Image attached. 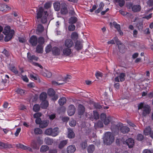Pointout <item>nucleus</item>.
<instances>
[{"label":"nucleus","mask_w":153,"mask_h":153,"mask_svg":"<svg viewBox=\"0 0 153 153\" xmlns=\"http://www.w3.org/2000/svg\"><path fill=\"white\" fill-rule=\"evenodd\" d=\"M36 12L37 22L42 23H46L47 21V16L48 15L47 11H45L42 7H40L37 9Z\"/></svg>","instance_id":"obj_1"},{"label":"nucleus","mask_w":153,"mask_h":153,"mask_svg":"<svg viewBox=\"0 0 153 153\" xmlns=\"http://www.w3.org/2000/svg\"><path fill=\"white\" fill-rule=\"evenodd\" d=\"M138 110H141L143 116L145 117L148 115L151 111V107L147 104H145L144 102H141L137 105Z\"/></svg>","instance_id":"obj_2"},{"label":"nucleus","mask_w":153,"mask_h":153,"mask_svg":"<svg viewBox=\"0 0 153 153\" xmlns=\"http://www.w3.org/2000/svg\"><path fill=\"white\" fill-rule=\"evenodd\" d=\"M114 139L113 134L110 132H107L103 138L104 143L107 145H109L114 141Z\"/></svg>","instance_id":"obj_3"},{"label":"nucleus","mask_w":153,"mask_h":153,"mask_svg":"<svg viewBox=\"0 0 153 153\" xmlns=\"http://www.w3.org/2000/svg\"><path fill=\"white\" fill-rule=\"evenodd\" d=\"M74 46V43L72 39H68L65 40L63 47L71 48Z\"/></svg>","instance_id":"obj_4"},{"label":"nucleus","mask_w":153,"mask_h":153,"mask_svg":"<svg viewBox=\"0 0 153 153\" xmlns=\"http://www.w3.org/2000/svg\"><path fill=\"white\" fill-rule=\"evenodd\" d=\"M60 12L62 14H65L68 12L67 5L65 2H62L60 4Z\"/></svg>","instance_id":"obj_5"},{"label":"nucleus","mask_w":153,"mask_h":153,"mask_svg":"<svg viewBox=\"0 0 153 153\" xmlns=\"http://www.w3.org/2000/svg\"><path fill=\"white\" fill-rule=\"evenodd\" d=\"M29 42L32 46H35L37 44L38 39L36 36L33 35L30 38Z\"/></svg>","instance_id":"obj_6"},{"label":"nucleus","mask_w":153,"mask_h":153,"mask_svg":"<svg viewBox=\"0 0 153 153\" xmlns=\"http://www.w3.org/2000/svg\"><path fill=\"white\" fill-rule=\"evenodd\" d=\"M62 52L63 55L68 56L70 55L72 53V51L71 48L63 47Z\"/></svg>","instance_id":"obj_7"},{"label":"nucleus","mask_w":153,"mask_h":153,"mask_svg":"<svg viewBox=\"0 0 153 153\" xmlns=\"http://www.w3.org/2000/svg\"><path fill=\"white\" fill-rule=\"evenodd\" d=\"M75 111V108L74 105H70L68 108V115L70 116H71L74 115Z\"/></svg>","instance_id":"obj_8"},{"label":"nucleus","mask_w":153,"mask_h":153,"mask_svg":"<svg viewBox=\"0 0 153 153\" xmlns=\"http://www.w3.org/2000/svg\"><path fill=\"white\" fill-rule=\"evenodd\" d=\"M27 57L29 60V62L32 64H33V63H35L33 61V60L37 61L39 58L38 57L36 56L35 55H31L29 53H27Z\"/></svg>","instance_id":"obj_9"},{"label":"nucleus","mask_w":153,"mask_h":153,"mask_svg":"<svg viewBox=\"0 0 153 153\" xmlns=\"http://www.w3.org/2000/svg\"><path fill=\"white\" fill-rule=\"evenodd\" d=\"M126 142L129 148H132L134 145V140L131 138H129L127 140Z\"/></svg>","instance_id":"obj_10"},{"label":"nucleus","mask_w":153,"mask_h":153,"mask_svg":"<svg viewBox=\"0 0 153 153\" xmlns=\"http://www.w3.org/2000/svg\"><path fill=\"white\" fill-rule=\"evenodd\" d=\"M85 111L84 106L81 104H79L78 106V114L79 115H83Z\"/></svg>","instance_id":"obj_11"},{"label":"nucleus","mask_w":153,"mask_h":153,"mask_svg":"<svg viewBox=\"0 0 153 153\" xmlns=\"http://www.w3.org/2000/svg\"><path fill=\"white\" fill-rule=\"evenodd\" d=\"M14 33V30H12L10 34L5 35L6 36L4 38L5 41L7 42L10 40L12 39Z\"/></svg>","instance_id":"obj_12"},{"label":"nucleus","mask_w":153,"mask_h":153,"mask_svg":"<svg viewBox=\"0 0 153 153\" xmlns=\"http://www.w3.org/2000/svg\"><path fill=\"white\" fill-rule=\"evenodd\" d=\"M59 133V130L58 128H51V136L53 137H56L58 134Z\"/></svg>","instance_id":"obj_13"},{"label":"nucleus","mask_w":153,"mask_h":153,"mask_svg":"<svg viewBox=\"0 0 153 153\" xmlns=\"http://www.w3.org/2000/svg\"><path fill=\"white\" fill-rule=\"evenodd\" d=\"M0 147L2 148L7 149L11 148L12 146L11 144L0 142Z\"/></svg>","instance_id":"obj_14"},{"label":"nucleus","mask_w":153,"mask_h":153,"mask_svg":"<svg viewBox=\"0 0 153 153\" xmlns=\"http://www.w3.org/2000/svg\"><path fill=\"white\" fill-rule=\"evenodd\" d=\"M82 47V45L80 41H77L75 42L74 48L77 51L81 50Z\"/></svg>","instance_id":"obj_15"},{"label":"nucleus","mask_w":153,"mask_h":153,"mask_svg":"<svg viewBox=\"0 0 153 153\" xmlns=\"http://www.w3.org/2000/svg\"><path fill=\"white\" fill-rule=\"evenodd\" d=\"M44 27L41 24H39L37 27L36 33L37 34L39 35L44 30Z\"/></svg>","instance_id":"obj_16"},{"label":"nucleus","mask_w":153,"mask_h":153,"mask_svg":"<svg viewBox=\"0 0 153 153\" xmlns=\"http://www.w3.org/2000/svg\"><path fill=\"white\" fill-rule=\"evenodd\" d=\"M132 10L134 12H139L141 10V7L139 5H134L132 7Z\"/></svg>","instance_id":"obj_17"},{"label":"nucleus","mask_w":153,"mask_h":153,"mask_svg":"<svg viewBox=\"0 0 153 153\" xmlns=\"http://www.w3.org/2000/svg\"><path fill=\"white\" fill-rule=\"evenodd\" d=\"M76 150L74 146L71 145L68 146L67 149V152L68 153H73Z\"/></svg>","instance_id":"obj_18"},{"label":"nucleus","mask_w":153,"mask_h":153,"mask_svg":"<svg viewBox=\"0 0 153 153\" xmlns=\"http://www.w3.org/2000/svg\"><path fill=\"white\" fill-rule=\"evenodd\" d=\"M52 51L53 54L54 55H59L60 54L59 49L56 47H53L52 49Z\"/></svg>","instance_id":"obj_19"},{"label":"nucleus","mask_w":153,"mask_h":153,"mask_svg":"<svg viewBox=\"0 0 153 153\" xmlns=\"http://www.w3.org/2000/svg\"><path fill=\"white\" fill-rule=\"evenodd\" d=\"M45 142L48 145H51L53 143V139L49 137H46L45 138Z\"/></svg>","instance_id":"obj_20"},{"label":"nucleus","mask_w":153,"mask_h":153,"mask_svg":"<svg viewBox=\"0 0 153 153\" xmlns=\"http://www.w3.org/2000/svg\"><path fill=\"white\" fill-rule=\"evenodd\" d=\"M49 121L48 120H44L42 121L40 123L39 126L40 128H43L47 127Z\"/></svg>","instance_id":"obj_21"},{"label":"nucleus","mask_w":153,"mask_h":153,"mask_svg":"<svg viewBox=\"0 0 153 153\" xmlns=\"http://www.w3.org/2000/svg\"><path fill=\"white\" fill-rule=\"evenodd\" d=\"M120 130L122 133L125 134L128 133L130 131V128L127 126H123L121 128Z\"/></svg>","instance_id":"obj_22"},{"label":"nucleus","mask_w":153,"mask_h":153,"mask_svg":"<svg viewBox=\"0 0 153 153\" xmlns=\"http://www.w3.org/2000/svg\"><path fill=\"white\" fill-rule=\"evenodd\" d=\"M68 137L69 138H74L75 137V135L72 130L71 128H68Z\"/></svg>","instance_id":"obj_23"},{"label":"nucleus","mask_w":153,"mask_h":153,"mask_svg":"<svg viewBox=\"0 0 153 153\" xmlns=\"http://www.w3.org/2000/svg\"><path fill=\"white\" fill-rule=\"evenodd\" d=\"M10 70L13 73L16 75H18L19 74V71L16 67L13 65H11L9 67Z\"/></svg>","instance_id":"obj_24"},{"label":"nucleus","mask_w":153,"mask_h":153,"mask_svg":"<svg viewBox=\"0 0 153 153\" xmlns=\"http://www.w3.org/2000/svg\"><path fill=\"white\" fill-rule=\"evenodd\" d=\"M12 30H11L10 26H7L4 27V30L3 33L4 34V35H6L10 34V32H11Z\"/></svg>","instance_id":"obj_25"},{"label":"nucleus","mask_w":153,"mask_h":153,"mask_svg":"<svg viewBox=\"0 0 153 153\" xmlns=\"http://www.w3.org/2000/svg\"><path fill=\"white\" fill-rule=\"evenodd\" d=\"M152 130L150 126H148L145 128L144 130V134L146 136L149 135Z\"/></svg>","instance_id":"obj_26"},{"label":"nucleus","mask_w":153,"mask_h":153,"mask_svg":"<svg viewBox=\"0 0 153 153\" xmlns=\"http://www.w3.org/2000/svg\"><path fill=\"white\" fill-rule=\"evenodd\" d=\"M68 142V140H63L61 141L59 145V148L60 149H62L67 144Z\"/></svg>","instance_id":"obj_27"},{"label":"nucleus","mask_w":153,"mask_h":153,"mask_svg":"<svg viewBox=\"0 0 153 153\" xmlns=\"http://www.w3.org/2000/svg\"><path fill=\"white\" fill-rule=\"evenodd\" d=\"M31 146L34 149H39V146L37 144V142L35 140H33L31 143Z\"/></svg>","instance_id":"obj_28"},{"label":"nucleus","mask_w":153,"mask_h":153,"mask_svg":"<svg viewBox=\"0 0 153 153\" xmlns=\"http://www.w3.org/2000/svg\"><path fill=\"white\" fill-rule=\"evenodd\" d=\"M43 51V47L42 45H38L36 48V52L39 53H42Z\"/></svg>","instance_id":"obj_29"},{"label":"nucleus","mask_w":153,"mask_h":153,"mask_svg":"<svg viewBox=\"0 0 153 153\" xmlns=\"http://www.w3.org/2000/svg\"><path fill=\"white\" fill-rule=\"evenodd\" d=\"M53 5L54 9L56 11H58L59 10L60 8L59 3L56 2L53 3Z\"/></svg>","instance_id":"obj_30"},{"label":"nucleus","mask_w":153,"mask_h":153,"mask_svg":"<svg viewBox=\"0 0 153 153\" xmlns=\"http://www.w3.org/2000/svg\"><path fill=\"white\" fill-rule=\"evenodd\" d=\"M48 102L46 100L42 101L41 105L42 108L45 109L48 107Z\"/></svg>","instance_id":"obj_31"},{"label":"nucleus","mask_w":153,"mask_h":153,"mask_svg":"<svg viewBox=\"0 0 153 153\" xmlns=\"http://www.w3.org/2000/svg\"><path fill=\"white\" fill-rule=\"evenodd\" d=\"M47 94L45 92L42 93L40 96V99L42 101L46 100V99L47 97Z\"/></svg>","instance_id":"obj_32"},{"label":"nucleus","mask_w":153,"mask_h":153,"mask_svg":"<svg viewBox=\"0 0 153 153\" xmlns=\"http://www.w3.org/2000/svg\"><path fill=\"white\" fill-rule=\"evenodd\" d=\"M66 102V99L65 98L63 97L59 100V104L60 105H64Z\"/></svg>","instance_id":"obj_33"},{"label":"nucleus","mask_w":153,"mask_h":153,"mask_svg":"<svg viewBox=\"0 0 153 153\" xmlns=\"http://www.w3.org/2000/svg\"><path fill=\"white\" fill-rule=\"evenodd\" d=\"M77 21V19L75 17H71L69 20V23L73 24L75 23Z\"/></svg>","instance_id":"obj_34"},{"label":"nucleus","mask_w":153,"mask_h":153,"mask_svg":"<svg viewBox=\"0 0 153 153\" xmlns=\"http://www.w3.org/2000/svg\"><path fill=\"white\" fill-rule=\"evenodd\" d=\"M49 150V147L47 145H42L41 146L40 151L41 152H45Z\"/></svg>","instance_id":"obj_35"},{"label":"nucleus","mask_w":153,"mask_h":153,"mask_svg":"<svg viewBox=\"0 0 153 153\" xmlns=\"http://www.w3.org/2000/svg\"><path fill=\"white\" fill-rule=\"evenodd\" d=\"M34 132L36 134H42V131L39 128H36L34 129Z\"/></svg>","instance_id":"obj_36"},{"label":"nucleus","mask_w":153,"mask_h":153,"mask_svg":"<svg viewBox=\"0 0 153 153\" xmlns=\"http://www.w3.org/2000/svg\"><path fill=\"white\" fill-rule=\"evenodd\" d=\"M48 94L49 96L53 97L55 95V92L53 89L50 88L48 90Z\"/></svg>","instance_id":"obj_37"},{"label":"nucleus","mask_w":153,"mask_h":153,"mask_svg":"<svg viewBox=\"0 0 153 153\" xmlns=\"http://www.w3.org/2000/svg\"><path fill=\"white\" fill-rule=\"evenodd\" d=\"M94 146L93 145H91L88 147V153H91L94 150Z\"/></svg>","instance_id":"obj_38"},{"label":"nucleus","mask_w":153,"mask_h":153,"mask_svg":"<svg viewBox=\"0 0 153 153\" xmlns=\"http://www.w3.org/2000/svg\"><path fill=\"white\" fill-rule=\"evenodd\" d=\"M71 38L72 39L74 40L78 39V34L76 32H73L72 33L71 36Z\"/></svg>","instance_id":"obj_39"},{"label":"nucleus","mask_w":153,"mask_h":153,"mask_svg":"<svg viewBox=\"0 0 153 153\" xmlns=\"http://www.w3.org/2000/svg\"><path fill=\"white\" fill-rule=\"evenodd\" d=\"M111 118L110 117H107L103 121L104 123L106 125H108L111 121Z\"/></svg>","instance_id":"obj_40"},{"label":"nucleus","mask_w":153,"mask_h":153,"mask_svg":"<svg viewBox=\"0 0 153 153\" xmlns=\"http://www.w3.org/2000/svg\"><path fill=\"white\" fill-rule=\"evenodd\" d=\"M118 76L121 82H123L125 80V74L124 73H121Z\"/></svg>","instance_id":"obj_41"},{"label":"nucleus","mask_w":153,"mask_h":153,"mask_svg":"<svg viewBox=\"0 0 153 153\" xmlns=\"http://www.w3.org/2000/svg\"><path fill=\"white\" fill-rule=\"evenodd\" d=\"M113 25L117 31L120 29V25L117 24L116 22H113Z\"/></svg>","instance_id":"obj_42"},{"label":"nucleus","mask_w":153,"mask_h":153,"mask_svg":"<svg viewBox=\"0 0 153 153\" xmlns=\"http://www.w3.org/2000/svg\"><path fill=\"white\" fill-rule=\"evenodd\" d=\"M75 25L72 24L68 26V30L70 31H73L75 30Z\"/></svg>","instance_id":"obj_43"},{"label":"nucleus","mask_w":153,"mask_h":153,"mask_svg":"<svg viewBox=\"0 0 153 153\" xmlns=\"http://www.w3.org/2000/svg\"><path fill=\"white\" fill-rule=\"evenodd\" d=\"M71 78V77L70 75H67V76L63 79V81L64 82H65L66 83L68 82H69Z\"/></svg>","instance_id":"obj_44"},{"label":"nucleus","mask_w":153,"mask_h":153,"mask_svg":"<svg viewBox=\"0 0 153 153\" xmlns=\"http://www.w3.org/2000/svg\"><path fill=\"white\" fill-rule=\"evenodd\" d=\"M51 128H50L46 129L45 131V134L48 136H51Z\"/></svg>","instance_id":"obj_45"},{"label":"nucleus","mask_w":153,"mask_h":153,"mask_svg":"<svg viewBox=\"0 0 153 153\" xmlns=\"http://www.w3.org/2000/svg\"><path fill=\"white\" fill-rule=\"evenodd\" d=\"M38 42L39 43V45H42L44 42V39L42 37L39 38L38 39Z\"/></svg>","instance_id":"obj_46"},{"label":"nucleus","mask_w":153,"mask_h":153,"mask_svg":"<svg viewBox=\"0 0 153 153\" xmlns=\"http://www.w3.org/2000/svg\"><path fill=\"white\" fill-rule=\"evenodd\" d=\"M40 108L39 105L38 104L35 105L33 107V110L35 112L38 111Z\"/></svg>","instance_id":"obj_47"},{"label":"nucleus","mask_w":153,"mask_h":153,"mask_svg":"<svg viewBox=\"0 0 153 153\" xmlns=\"http://www.w3.org/2000/svg\"><path fill=\"white\" fill-rule=\"evenodd\" d=\"M93 115L94 118L97 120L99 119V114L96 111H93Z\"/></svg>","instance_id":"obj_48"},{"label":"nucleus","mask_w":153,"mask_h":153,"mask_svg":"<svg viewBox=\"0 0 153 153\" xmlns=\"http://www.w3.org/2000/svg\"><path fill=\"white\" fill-rule=\"evenodd\" d=\"M52 84L54 85H63L65 84V82L59 83L55 81H52L51 82Z\"/></svg>","instance_id":"obj_49"},{"label":"nucleus","mask_w":153,"mask_h":153,"mask_svg":"<svg viewBox=\"0 0 153 153\" xmlns=\"http://www.w3.org/2000/svg\"><path fill=\"white\" fill-rule=\"evenodd\" d=\"M144 138V137L143 135L141 134H138L137 136V139L138 140L141 141Z\"/></svg>","instance_id":"obj_50"},{"label":"nucleus","mask_w":153,"mask_h":153,"mask_svg":"<svg viewBox=\"0 0 153 153\" xmlns=\"http://www.w3.org/2000/svg\"><path fill=\"white\" fill-rule=\"evenodd\" d=\"M76 121L74 120H72L70 121L69 122V124L70 126L73 127L76 125Z\"/></svg>","instance_id":"obj_51"},{"label":"nucleus","mask_w":153,"mask_h":153,"mask_svg":"<svg viewBox=\"0 0 153 153\" xmlns=\"http://www.w3.org/2000/svg\"><path fill=\"white\" fill-rule=\"evenodd\" d=\"M17 92L21 95H23L25 93L24 90L21 89H18L16 90Z\"/></svg>","instance_id":"obj_52"},{"label":"nucleus","mask_w":153,"mask_h":153,"mask_svg":"<svg viewBox=\"0 0 153 153\" xmlns=\"http://www.w3.org/2000/svg\"><path fill=\"white\" fill-rule=\"evenodd\" d=\"M51 49V46L49 45L46 47L45 49V51L46 53H48L50 52Z\"/></svg>","instance_id":"obj_53"},{"label":"nucleus","mask_w":153,"mask_h":153,"mask_svg":"<svg viewBox=\"0 0 153 153\" xmlns=\"http://www.w3.org/2000/svg\"><path fill=\"white\" fill-rule=\"evenodd\" d=\"M51 3L49 2H47L44 4V7L45 9H48L51 7Z\"/></svg>","instance_id":"obj_54"},{"label":"nucleus","mask_w":153,"mask_h":153,"mask_svg":"<svg viewBox=\"0 0 153 153\" xmlns=\"http://www.w3.org/2000/svg\"><path fill=\"white\" fill-rule=\"evenodd\" d=\"M95 126H97L99 127H102L103 126V124L102 122L101 121H98L96 123H95Z\"/></svg>","instance_id":"obj_55"},{"label":"nucleus","mask_w":153,"mask_h":153,"mask_svg":"<svg viewBox=\"0 0 153 153\" xmlns=\"http://www.w3.org/2000/svg\"><path fill=\"white\" fill-rule=\"evenodd\" d=\"M137 27L139 30H142L143 27V22H140L137 24Z\"/></svg>","instance_id":"obj_56"},{"label":"nucleus","mask_w":153,"mask_h":153,"mask_svg":"<svg viewBox=\"0 0 153 153\" xmlns=\"http://www.w3.org/2000/svg\"><path fill=\"white\" fill-rule=\"evenodd\" d=\"M95 75L97 78H99L100 77H102V74L99 71L96 72Z\"/></svg>","instance_id":"obj_57"},{"label":"nucleus","mask_w":153,"mask_h":153,"mask_svg":"<svg viewBox=\"0 0 153 153\" xmlns=\"http://www.w3.org/2000/svg\"><path fill=\"white\" fill-rule=\"evenodd\" d=\"M57 150L56 149L52 148L49 149V153H57Z\"/></svg>","instance_id":"obj_58"},{"label":"nucleus","mask_w":153,"mask_h":153,"mask_svg":"<svg viewBox=\"0 0 153 153\" xmlns=\"http://www.w3.org/2000/svg\"><path fill=\"white\" fill-rule=\"evenodd\" d=\"M117 3H118L120 7H122L125 4V1L124 0H121Z\"/></svg>","instance_id":"obj_59"},{"label":"nucleus","mask_w":153,"mask_h":153,"mask_svg":"<svg viewBox=\"0 0 153 153\" xmlns=\"http://www.w3.org/2000/svg\"><path fill=\"white\" fill-rule=\"evenodd\" d=\"M5 6V4H0V10L2 11H4Z\"/></svg>","instance_id":"obj_60"},{"label":"nucleus","mask_w":153,"mask_h":153,"mask_svg":"<svg viewBox=\"0 0 153 153\" xmlns=\"http://www.w3.org/2000/svg\"><path fill=\"white\" fill-rule=\"evenodd\" d=\"M42 115V114L41 113H38L36 114H34L33 115V117L35 118H39V117H40Z\"/></svg>","instance_id":"obj_61"},{"label":"nucleus","mask_w":153,"mask_h":153,"mask_svg":"<svg viewBox=\"0 0 153 153\" xmlns=\"http://www.w3.org/2000/svg\"><path fill=\"white\" fill-rule=\"evenodd\" d=\"M107 117L106 114L104 113L101 114L100 115V119L102 121H103Z\"/></svg>","instance_id":"obj_62"},{"label":"nucleus","mask_w":153,"mask_h":153,"mask_svg":"<svg viewBox=\"0 0 153 153\" xmlns=\"http://www.w3.org/2000/svg\"><path fill=\"white\" fill-rule=\"evenodd\" d=\"M49 117L50 120H52L56 117V114H52L49 115Z\"/></svg>","instance_id":"obj_63"},{"label":"nucleus","mask_w":153,"mask_h":153,"mask_svg":"<svg viewBox=\"0 0 153 153\" xmlns=\"http://www.w3.org/2000/svg\"><path fill=\"white\" fill-rule=\"evenodd\" d=\"M143 153H153V151L152 150L148 149H145L143 150Z\"/></svg>","instance_id":"obj_64"}]
</instances>
